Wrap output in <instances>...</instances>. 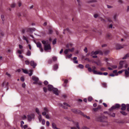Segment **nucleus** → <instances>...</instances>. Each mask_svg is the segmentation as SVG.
Returning <instances> with one entry per match:
<instances>
[{"label":"nucleus","instance_id":"1","mask_svg":"<svg viewBox=\"0 0 129 129\" xmlns=\"http://www.w3.org/2000/svg\"><path fill=\"white\" fill-rule=\"evenodd\" d=\"M42 43L44 45V48L45 50L46 51L51 49L50 45L48 43V41L43 40L42 41Z\"/></svg>","mask_w":129,"mask_h":129},{"label":"nucleus","instance_id":"2","mask_svg":"<svg viewBox=\"0 0 129 129\" xmlns=\"http://www.w3.org/2000/svg\"><path fill=\"white\" fill-rule=\"evenodd\" d=\"M119 66L118 67L119 69H120L122 68H126L127 66V63L125 61H120L119 62Z\"/></svg>","mask_w":129,"mask_h":129},{"label":"nucleus","instance_id":"3","mask_svg":"<svg viewBox=\"0 0 129 129\" xmlns=\"http://www.w3.org/2000/svg\"><path fill=\"white\" fill-rule=\"evenodd\" d=\"M100 116H96L95 118V120L97 121H100L105 123L104 126H107L108 125V123L107 121L106 120H104L101 119Z\"/></svg>","mask_w":129,"mask_h":129},{"label":"nucleus","instance_id":"4","mask_svg":"<svg viewBox=\"0 0 129 129\" xmlns=\"http://www.w3.org/2000/svg\"><path fill=\"white\" fill-rule=\"evenodd\" d=\"M96 67L95 66H93L92 67V71L93 74H102V73L101 72H98L95 70L96 69Z\"/></svg>","mask_w":129,"mask_h":129},{"label":"nucleus","instance_id":"5","mask_svg":"<svg viewBox=\"0 0 129 129\" xmlns=\"http://www.w3.org/2000/svg\"><path fill=\"white\" fill-rule=\"evenodd\" d=\"M30 65L33 67V68H35L36 66H37V63L35 62L34 61L32 60L30 61Z\"/></svg>","mask_w":129,"mask_h":129},{"label":"nucleus","instance_id":"6","mask_svg":"<svg viewBox=\"0 0 129 129\" xmlns=\"http://www.w3.org/2000/svg\"><path fill=\"white\" fill-rule=\"evenodd\" d=\"M52 90L53 91L55 95H58V90L57 88H53Z\"/></svg>","mask_w":129,"mask_h":129},{"label":"nucleus","instance_id":"7","mask_svg":"<svg viewBox=\"0 0 129 129\" xmlns=\"http://www.w3.org/2000/svg\"><path fill=\"white\" fill-rule=\"evenodd\" d=\"M90 65L89 64H87L86 65L85 67L86 68H87L88 71L89 72H92V69L89 67Z\"/></svg>","mask_w":129,"mask_h":129},{"label":"nucleus","instance_id":"8","mask_svg":"<svg viewBox=\"0 0 129 129\" xmlns=\"http://www.w3.org/2000/svg\"><path fill=\"white\" fill-rule=\"evenodd\" d=\"M35 30V28H28L27 29V31L29 32L30 33L32 32L33 31H34Z\"/></svg>","mask_w":129,"mask_h":129},{"label":"nucleus","instance_id":"9","mask_svg":"<svg viewBox=\"0 0 129 129\" xmlns=\"http://www.w3.org/2000/svg\"><path fill=\"white\" fill-rule=\"evenodd\" d=\"M62 80L64 81V83L63 84V86L64 87H66L67 86V84L68 82V80L66 79L64 80V79H62Z\"/></svg>","mask_w":129,"mask_h":129},{"label":"nucleus","instance_id":"10","mask_svg":"<svg viewBox=\"0 0 129 129\" xmlns=\"http://www.w3.org/2000/svg\"><path fill=\"white\" fill-rule=\"evenodd\" d=\"M48 90L49 91H51L53 87L52 85H48Z\"/></svg>","mask_w":129,"mask_h":129},{"label":"nucleus","instance_id":"11","mask_svg":"<svg viewBox=\"0 0 129 129\" xmlns=\"http://www.w3.org/2000/svg\"><path fill=\"white\" fill-rule=\"evenodd\" d=\"M99 53V51H92L90 55L91 56H92L93 55H96Z\"/></svg>","mask_w":129,"mask_h":129},{"label":"nucleus","instance_id":"12","mask_svg":"<svg viewBox=\"0 0 129 129\" xmlns=\"http://www.w3.org/2000/svg\"><path fill=\"white\" fill-rule=\"evenodd\" d=\"M107 113L108 115L110 116L114 117L115 116V114L114 113H112L111 112H109Z\"/></svg>","mask_w":129,"mask_h":129},{"label":"nucleus","instance_id":"13","mask_svg":"<svg viewBox=\"0 0 129 129\" xmlns=\"http://www.w3.org/2000/svg\"><path fill=\"white\" fill-rule=\"evenodd\" d=\"M122 107L121 108V109L122 110H125L126 109V107L125 105L124 104H122L121 105Z\"/></svg>","mask_w":129,"mask_h":129},{"label":"nucleus","instance_id":"14","mask_svg":"<svg viewBox=\"0 0 129 129\" xmlns=\"http://www.w3.org/2000/svg\"><path fill=\"white\" fill-rule=\"evenodd\" d=\"M32 79L33 80L36 82H38L39 80L38 78L35 76H33L32 77Z\"/></svg>","mask_w":129,"mask_h":129},{"label":"nucleus","instance_id":"15","mask_svg":"<svg viewBox=\"0 0 129 129\" xmlns=\"http://www.w3.org/2000/svg\"><path fill=\"white\" fill-rule=\"evenodd\" d=\"M52 128L53 129H59L57 127L56 125L54 122L52 123Z\"/></svg>","mask_w":129,"mask_h":129},{"label":"nucleus","instance_id":"16","mask_svg":"<svg viewBox=\"0 0 129 129\" xmlns=\"http://www.w3.org/2000/svg\"><path fill=\"white\" fill-rule=\"evenodd\" d=\"M101 108V106H99L97 108H94L93 109L94 111L96 112L99 109H100Z\"/></svg>","mask_w":129,"mask_h":129},{"label":"nucleus","instance_id":"17","mask_svg":"<svg viewBox=\"0 0 129 129\" xmlns=\"http://www.w3.org/2000/svg\"><path fill=\"white\" fill-rule=\"evenodd\" d=\"M123 47L119 44H117L116 45V49H120L123 48Z\"/></svg>","mask_w":129,"mask_h":129},{"label":"nucleus","instance_id":"18","mask_svg":"<svg viewBox=\"0 0 129 129\" xmlns=\"http://www.w3.org/2000/svg\"><path fill=\"white\" fill-rule=\"evenodd\" d=\"M124 71H125V77H128L129 74V72L127 70H124Z\"/></svg>","mask_w":129,"mask_h":129},{"label":"nucleus","instance_id":"19","mask_svg":"<svg viewBox=\"0 0 129 129\" xmlns=\"http://www.w3.org/2000/svg\"><path fill=\"white\" fill-rule=\"evenodd\" d=\"M36 44L38 47L40 48L42 47L41 44L39 42H38L36 43Z\"/></svg>","mask_w":129,"mask_h":129},{"label":"nucleus","instance_id":"20","mask_svg":"<svg viewBox=\"0 0 129 129\" xmlns=\"http://www.w3.org/2000/svg\"><path fill=\"white\" fill-rule=\"evenodd\" d=\"M77 57H74L73 61L74 63H77L78 61L77 60Z\"/></svg>","mask_w":129,"mask_h":129},{"label":"nucleus","instance_id":"21","mask_svg":"<svg viewBox=\"0 0 129 129\" xmlns=\"http://www.w3.org/2000/svg\"><path fill=\"white\" fill-rule=\"evenodd\" d=\"M81 114H82L84 117L88 119H90V118L89 116H87L86 115L83 114V113H81Z\"/></svg>","mask_w":129,"mask_h":129},{"label":"nucleus","instance_id":"22","mask_svg":"<svg viewBox=\"0 0 129 129\" xmlns=\"http://www.w3.org/2000/svg\"><path fill=\"white\" fill-rule=\"evenodd\" d=\"M129 57V54L127 53L126 54L125 56L122 58L123 59H125L127 58L128 57Z\"/></svg>","mask_w":129,"mask_h":129},{"label":"nucleus","instance_id":"23","mask_svg":"<svg viewBox=\"0 0 129 129\" xmlns=\"http://www.w3.org/2000/svg\"><path fill=\"white\" fill-rule=\"evenodd\" d=\"M32 118L31 117V116L30 115H27V119L28 121H31L32 120Z\"/></svg>","mask_w":129,"mask_h":129},{"label":"nucleus","instance_id":"24","mask_svg":"<svg viewBox=\"0 0 129 129\" xmlns=\"http://www.w3.org/2000/svg\"><path fill=\"white\" fill-rule=\"evenodd\" d=\"M58 68V65L57 64H55L53 66V69L54 70H56Z\"/></svg>","mask_w":129,"mask_h":129},{"label":"nucleus","instance_id":"25","mask_svg":"<svg viewBox=\"0 0 129 129\" xmlns=\"http://www.w3.org/2000/svg\"><path fill=\"white\" fill-rule=\"evenodd\" d=\"M31 54V52L29 50H28L27 52L26 53V55L28 56H30Z\"/></svg>","mask_w":129,"mask_h":129},{"label":"nucleus","instance_id":"26","mask_svg":"<svg viewBox=\"0 0 129 129\" xmlns=\"http://www.w3.org/2000/svg\"><path fill=\"white\" fill-rule=\"evenodd\" d=\"M108 21L111 23H113V22L111 18H107Z\"/></svg>","mask_w":129,"mask_h":129},{"label":"nucleus","instance_id":"27","mask_svg":"<svg viewBox=\"0 0 129 129\" xmlns=\"http://www.w3.org/2000/svg\"><path fill=\"white\" fill-rule=\"evenodd\" d=\"M75 125L76 126V127L78 129L80 128V127L79 125V123L78 122H76L75 123Z\"/></svg>","mask_w":129,"mask_h":129},{"label":"nucleus","instance_id":"28","mask_svg":"<svg viewBox=\"0 0 129 129\" xmlns=\"http://www.w3.org/2000/svg\"><path fill=\"white\" fill-rule=\"evenodd\" d=\"M112 37L111 35L110 34H107L106 36V37L108 39H110Z\"/></svg>","mask_w":129,"mask_h":129},{"label":"nucleus","instance_id":"29","mask_svg":"<svg viewBox=\"0 0 129 129\" xmlns=\"http://www.w3.org/2000/svg\"><path fill=\"white\" fill-rule=\"evenodd\" d=\"M22 71L25 74H28V72L27 70L26 69H22Z\"/></svg>","mask_w":129,"mask_h":129},{"label":"nucleus","instance_id":"30","mask_svg":"<svg viewBox=\"0 0 129 129\" xmlns=\"http://www.w3.org/2000/svg\"><path fill=\"white\" fill-rule=\"evenodd\" d=\"M115 109H116L115 108V106H113L112 107L110 108L109 109V110L110 111H111L112 110Z\"/></svg>","mask_w":129,"mask_h":129},{"label":"nucleus","instance_id":"31","mask_svg":"<svg viewBox=\"0 0 129 129\" xmlns=\"http://www.w3.org/2000/svg\"><path fill=\"white\" fill-rule=\"evenodd\" d=\"M52 59L53 61H55L57 60V58L56 57L53 56L52 57Z\"/></svg>","mask_w":129,"mask_h":129},{"label":"nucleus","instance_id":"32","mask_svg":"<svg viewBox=\"0 0 129 129\" xmlns=\"http://www.w3.org/2000/svg\"><path fill=\"white\" fill-rule=\"evenodd\" d=\"M114 106H115L116 109H117L120 107V105L118 104H116Z\"/></svg>","mask_w":129,"mask_h":129},{"label":"nucleus","instance_id":"33","mask_svg":"<svg viewBox=\"0 0 129 129\" xmlns=\"http://www.w3.org/2000/svg\"><path fill=\"white\" fill-rule=\"evenodd\" d=\"M71 110L73 112L75 113H77V110L76 109H72Z\"/></svg>","mask_w":129,"mask_h":129},{"label":"nucleus","instance_id":"34","mask_svg":"<svg viewBox=\"0 0 129 129\" xmlns=\"http://www.w3.org/2000/svg\"><path fill=\"white\" fill-rule=\"evenodd\" d=\"M120 112L123 115H126L127 114V113L124 111H121Z\"/></svg>","mask_w":129,"mask_h":129},{"label":"nucleus","instance_id":"35","mask_svg":"<svg viewBox=\"0 0 129 129\" xmlns=\"http://www.w3.org/2000/svg\"><path fill=\"white\" fill-rule=\"evenodd\" d=\"M36 112L38 113V114L39 115H40V111L39 109L38 108H36Z\"/></svg>","mask_w":129,"mask_h":129},{"label":"nucleus","instance_id":"36","mask_svg":"<svg viewBox=\"0 0 129 129\" xmlns=\"http://www.w3.org/2000/svg\"><path fill=\"white\" fill-rule=\"evenodd\" d=\"M38 119L40 122H41L42 120V116L41 115H39L38 117Z\"/></svg>","mask_w":129,"mask_h":129},{"label":"nucleus","instance_id":"37","mask_svg":"<svg viewBox=\"0 0 129 129\" xmlns=\"http://www.w3.org/2000/svg\"><path fill=\"white\" fill-rule=\"evenodd\" d=\"M92 98L91 96H90L88 97V101L90 102L92 101Z\"/></svg>","mask_w":129,"mask_h":129},{"label":"nucleus","instance_id":"38","mask_svg":"<svg viewBox=\"0 0 129 129\" xmlns=\"http://www.w3.org/2000/svg\"><path fill=\"white\" fill-rule=\"evenodd\" d=\"M72 55V54H70L69 55H67L66 57V58H70L71 57Z\"/></svg>","mask_w":129,"mask_h":129},{"label":"nucleus","instance_id":"39","mask_svg":"<svg viewBox=\"0 0 129 129\" xmlns=\"http://www.w3.org/2000/svg\"><path fill=\"white\" fill-rule=\"evenodd\" d=\"M44 111L46 112H48L49 111V110L47 109V108L46 107H45L44 108Z\"/></svg>","mask_w":129,"mask_h":129},{"label":"nucleus","instance_id":"40","mask_svg":"<svg viewBox=\"0 0 129 129\" xmlns=\"http://www.w3.org/2000/svg\"><path fill=\"white\" fill-rule=\"evenodd\" d=\"M53 32L52 30L51 29H50L48 31V34H52Z\"/></svg>","mask_w":129,"mask_h":129},{"label":"nucleus","instance_id":"41","mask_svg":"<svg viewBox=\"0 0 129 129\" xmlns=\"http://www.w3.org/2000/svg\"><path fill=\"white\" fill-rule=\"evenodd\" d=\"M95 63L98 66H100L101 64V63L100 61H99L98 62H96Z\"/></svg>","mask_w":129,"mask_h":129},{"label":"nucleus","instance_id":"42","mask_svg":"<svg viewBox=\"0 0 129 129\" xmlns=\"http://www.w3.org/2000/svg\"><path fill=\"white\" fill-rule=\"evenodd\" d=\"M78 67L81 69H83L84 67L83 65L81 64H79L78 66Z\"/></svg>","mask_w":129,"mask_h":129},{"label":"nucleus","instance_id":"43","mask_svg":"<svg viewBox=\"0 0 129 129\" xmlns=\"http://www.w3.org/2000/svg\"><path fill=\"white\" fill-rule=\"evenodd\" d=\"M16 5L15 3H13L12 4L11 6V7L12 8H14L16 6Z\"/></svg>","mask_w":129,"mask_h":129},{"label":"nucleus","instance_id":"44","mask_svg":"<svg viewBox=\"0 0 129 129\" xmlns=\"http://www.w3.org/2000/svg\"><path fill=\"white\" fill-rule=\"evenodd\" d=\"M68 52H69V50H68L67 49H66L64 51V53L65 54H68Z\"/></svg>","mask_w":129,"mask_h":129},{"label":"nucleus","instance_id":"45","mask_svg":"<svg viewBox=\"0 0 129 129\" xmlns=\"http://www.w3.org/2000/svg\"><path fill=\"white\" fill-rule=\"evenodd\" d=\"M30 72L29 74V76H31L32 75L33 70H30Z\"/></svg>","mask_w":129,"mask_h":129},{"label":"nucleus","instance_id":"46","mask_svg":"<svg viewBox=\"0 0 129 129\" xmlns=\"http://www.w3.org/2000/svg\"><path fill=\"white\" fill-rule=\"evenodd\" d=\"M25 64L26 65H28L30 63L29 61L27 60L25 61Z\"/></svg>","mask_w":129,"mask_h":129},{"label":"nucleus","instance_id":"47","mask_svg":"<svg viewBox=\"0 0 129 129\" xmlns=\"http://www.w3.org/2000/svg\"><path fill=\"white\" fill-rule=\"evenodd\" d=\"M117 16V14H115L114 15L113 17V18L115 20H116V18Z\"/></svg>","mask_w":129,"mask_h":129},{"label":"nucleus","instance_id":"48","mask_svg":"<svg viewBox=\"0 0 129 129\" xmlns=\"http://www.w3.org/2000/svg\"><path fill=\"white\" fill-rule=\"evenodd\" d=\"M63 104L64 105H65L66 106H67L68 107H70V105H69L68 104H67L66 103H64Z\"/></svg>","mask_w":129,"mask_h":129},{"label":"nucleus","instance_id":"49","mask_svg":"<svg viewBox=\"0 0 129 129\" xmlns=\"http://www.w3.org/2000/svg\"><path fill=\"white\" fill-rule=\"evenodd\" d=\"M103 86L104 87H106L107 86V84L105 83H102Z\"/></svg>","mask_w":129,"mask_h":129},{"label":"nucleus","instance_id":"50","mask_svg":"<svg viewBox=\"0 0 129 129\" xmlns=\"http://www.w3.org/2000/svg\"><path fill=\"white\" fill-rule=\"evenodd\" d=\"M126 107H127V110L128 111H129V104H127L126 105Z\"/></svg>","mask_w":129,"mask_h":129},{"label":"nucleus","instance_id":"51","mask_svg":"<svg viewBox=\"0 0 129 129\" xmlns=\"http://www.w3.org/2000/svg\"><path fill=\"white\" fill-rule=\"evenodd\" d=\"M24 124V122L23 121H21V126L23 127V125Z\"/></svg>","mask_w":129,"mask_h":129},{"label":"nucleus","instance_id":"52","mask_svg":"<svg viewBox=\"0 0 129 129\" xmlns=\"http://www.w3.org/2000/svg\"><path fill=\"white\" fill-rule=\"evenodd\" d=\"M45 122V121L44 119L42 120V123L43 125H44Z\"/></svg>","mask_w":129,"mask_h":129},{"label":"nucleus","instance_id":"53","mask_svg":"<svg viewBox=\"0 0 129 129\" xmlns=\"http://www.w3.org/2000/svg\"><path fill=\"white\" fill-rule=\"evenodd\" d=\"M62 107L64 109H68L67 107L63 106L62 105H61Z\"/></svg>","mask_w":129,"mask_h":129},{"label":"nucleus","instance_id":"54","mask_svg":"<svg viewBox=\"0 0 129 129\" xmlns=\"http://www.w3.org/2000/svg\"><path fill=\"white\" fill-rule=\"evenodd\" d=\"M23 51L22 50H18L17 51V52L19 54H21L22 53V52Z\"/></svg>","mask_w":129,"mask_h":129},{"label":"nucleus","instance_id":"55","mask_svg":"<svg viewBox=\"0 0 129 129\" xmlns=\"http://www.w3.org/2000/svg\"><path fill=\"white\" fill-rule=\"evenodd\" d=\"M56 43V39H55L53 41V45L55 44Z\"/></svg>","mask_w":129,"mask_h":129},{"label":"nucleus","instance_id":"56","mask_svg":"<svg viewBox=\"0 0 129 129\" xmlns=\"http://www.w3.org/2000/svg\"><path fill=\"white\" fill-rule=\"evenodd\" d=\"M44 84L46 85L48 84V83L47 81L46 80L44 82Z\"/></svg>","mask_w":129,"mask_h":129},{"label":"nucleus","instance_id":"57","mask_svg":"<svg viewBox=\"0 0 129 129\" xmlns=\"http://www.w3.org/2000/svg\"><path fill=\"white\" fill-rule=\"evenodd\" d=\"M113 69H115L117 68V66L116 65H113L111 66Z\"/></svg>","mask_w":129,"mask_h":129},{"label":"nucleus","instance_id":"58","mask_svg":"<svg viewBox=\"0 0 129 129\" xmlns=\"http://www.w3.org/2000/svg\"><path fill=\"white\" fill-rule=\"evenodd\" d=\"M82 129H89V128L85 126H83L82 127Z\"/></svg>","mask_w":129,"mask_h":129},{"label":"nucleus","instance_id":"59","mask_svg":"<svg viewBox=\"0 0 129 129\" xmlns=\"http://www.w3.org/2000/svg\"><path fill=\"white\" fill-rule=\"evenodd\" d=\"M48 63L49 64H51L52 63V60L51 59H49L48 61Z\"/></svg>","mask_w":129,"mask_h":129},{"label":"nucleus","instance_id":"60","mask_svg":"<svg viewBox=\"0 0 129 129\" xmlns=\"http://www.w3.org/2000/svg\"><path fill=\"white\" fill-rule=\"evenodd\" d=\"M43 89L44 91L45 92H47V89L45 87H44L43 88Z\"/></svg>","mask_w":129,"mask_h":129},{"label":"nucleus","instance_id":"61","mask_svg":"<svg viewBox=\"0 0 129 129\" xmlns=\"http://www.w3.org/2000/svg\"><path fill=\"white\" fill-rule=\"evenodd\" d=\"M113 25L112 24H111L108 25V27L109 28H112Z\"/></svg>","mask_w":129,"mask_h":129},{"label":"nucleus","instance_id":"62","mask_svg":"<svg viewBox=\"0 0 129 129\" xmlns=\"http://www.w3.org/2000/svg\"><path fill=\"white\" fill-rule=\"evenodd\" d=\"M1 17L3 21H4L5 20L4 16V15H2L1 16Z\"/></svg>","mask_w":129,"mask_h":129},{"label":"nucleus","instance_id":"63","mask_svg":"<svg viewBox=\"0 0 129 129\" xmlns=\"http://www.w3.org/2000/svg\"><path fill=\"white\" fill-rule=\"evenodd\" d=\"M49 125V122L48 121H47L46 122V125L47 126H48Z\"/></svg>","mask_w":129,"mask_h":129},{"label":"nucleus","instance_id":"64","mask_svg":"<svg viewBox=\"0 0 129 129\" xmlns=\"http://www.w3.org/2000/svg\"><path fill=\"white\" fill-rule=\"evenodd\" d=\"M42 114L43 115H46V112L45 111H44L42 113Z\"/></svg>","mask_w":129,"mask_h":129}]
</instances>
